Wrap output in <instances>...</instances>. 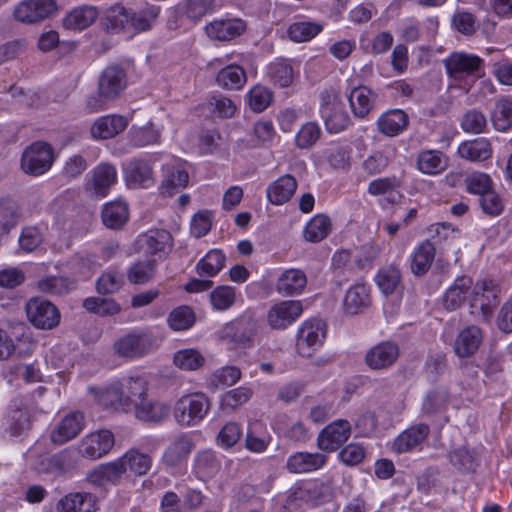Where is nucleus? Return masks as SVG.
Wrapping results in <instances>:
<instances>
[{
	"mask_svg": "<svg viewBox=\"0 0 512 512\" xmlns=\"http://www.w3.org/2000/svg\"><path fill=\"white\" fill-rule=\"evenodd\" d=\"M128 86V76L122 66H106L97 77L96 93L89 94L84 101V110L98 113L122 97Z\"/></svg>",
	"mask_w": 512,
	"mask_h": 512,
	"instance_id": "obj_1",
	"label": "nucleus"
},
{
	"mask_svg": "<svg viewBox=\"0 0 512 512\" xmlns=\"http://www.w3.org/2000/svg\"><path fill=\"white\" fill-rule=\"evenodd\" d=\"M147 382L142 377L123 379L119 387H111L100 393L98 401L104 406L136 407L147 397Z\"/></svg>",
	"mask_w": 512,
	"mask_h": 512,
	"instance_id": "obj_2",
	"label": "nucleus"
},
{
	"mask_svg": "<svg viewBox=\"0 0 512 512\" xmlns=\"http://www.w3.org/2000/svg\"><path fill=\"white\" fill-rule=\"evenodd\" d=\"M210 410V401L203 393H192L179 398L174 407L178 424L191 427L202 421Z\"/></svg>",
	"mask_w": 512,
	"mask_h": 512,
	"instance_id": "obj_3",
	"label": "nucleus"
},
{
	"mask_svg": "<svg viewBox=\"0 0 512 512\" xmlns=\"http://www.w3.org/2000/svg\"><path fill=\"white\" fill-rule=\"evenodd\" d=\"M499 286L492 280L477 282L469 301L470 313L477 318L488 320L499 304Z\"/></svg>",
	"mask_w": 512,
	"mask_h": 512,
	"instance_id": "obj_4",
	"label": "nucleus"
},
{
	"mask_svg": "<svg viewBox=\"0 0 512 512\" xmlns=\"http://www.w3.org/2000/svg\"><path fill=\"white\" fill-rule=\"evenodd\" d=\"M319 109L328 132L338 133L348 126L349 116L333 89H327L320 93Z\"/></svg>",
	"mask_w": 512,
	"mask_h": 512,
	"instance_id": "obj_5",
	"label": "nucleus"
},
{
	"mask_svg": "<svg viewBox=\"0 0 512 512\" xmlns=\"http://www.w3.org/2000/svg\"><path fill=\"white\" fill-rule=\"evenodd\" d=\"M173 249V238L165 229H150L138 236L135 250L144 255L165 259Z\"/></svg>",
	"mask_w": 512,
	"mask_h": 512,
	"instance_id": "obj_6",
	"label": "nucleus"
},
{
	"mask_svg": "<svg viewBox=\"0 0 512 512\" xmlns=\"http://www.w3.org/2000/svg\"><path fill=\"white\" fill-rule=\"evenodd\" d=\"M54 161V152L50 144L35 142L28 146L21 158V168L29 175L38 176L47 172Z\"/></svg>",
	"mask_w": 512,
	"mask_h": 512,
	"instance_id": "obj_7",
	"label": "nucleus"
},
{
	"mask_svg": "<svg viewBox=\"0 0 512 512\" xmlns=\"http://www.w3.org/2000/svg\"><path fill=\"white\" fill-rule=\"evenodd\" d=\"M28 320L38 329L51 330L60 323V312L49 300L35 297L26 303Z\"/></svg>",
	"mask_w": 512,
	"mask_h": 512,
	"instance_id": "obj_8",
	"label": "nucleus"
},
{
	"mask_svg": "<svg viewBox=\"0 0 512 512\" xmlns=\"http://www.w3.org/2000/svg\"><path fill=\"white\" fill-rule=\"evenodd\" d=\"M58 10L56 0H23L14 9L15 18L23 23H37Z\"/></svg>",
	"mask_w": 512,
	"mask_h": 512,
	"instance_id": "obj_9",
	"label": "nucleus"
},
{
	"mask_svg": "<svg viewBox=\"0 0 512 512\" xmlns=\"http://www.w3.org/2000/svg\"><path fill=\"white\" fill-rule=\"evenodd\" d=\"M325 336V324L321 320L306 321L297 335L296 347L299 355L310 357L322 346Z\"/></svg>",
	"mask_w": 512,
	"mask_h": 512,
	"instance_id": "obj_10",
	"label": "nucleus"
},
{
	"mask_svg": "<svg viewBox=\"0 0 512 512\" xmlns=\"http://www.w3.org/2000/svg\"><path fill=\"white\" fill-rule=\"evenodd\" d=\"M114 444V436L109 430H99L84 437L78 445L81 457L96 460L107 454Z\"/></svg>",
	"mask_w": 512,
	"mask_h": 512,
	"instance_id": "obj_11",
	"label": "nucleus"
},
{
	"mask_svg": "<svg viewBox=\"0 0 512 512\" xmlns=\"http://www.w3.org/2000/svg\"><path fill=\"white\" fill-rule=\"evenodd\" d=\"M350 434L349 421L339 419L321 430L317 438V446L322 451H336L348 440Z\"/></svg>",
	"mask_w": 512,
	"mask_h": 512,
	"instance_id": "obj_12",
	"label": "nucleus"
},
{
	"mask_svg": "<svg viewBox=\"0 0 512 512\" xmlns=\"http://www.w3.org/2000/svg\"><path fill=\"white\" fill-rule=\"evenodd\" d=\"M152 347V339L147 333H130L115 341L113 348L117 355L126 358L141 357Z\"/></svg>",
	"mask_w": 512,
	"mask_h": 512,
	"instance_id": "obj_13",
	"label": "nucleus"
},
{
	"mask_svg": "<svg viewBox=\"0 0 512 512\" xmlns=\"http://www.w3.org/2000/svg\"><path fill=\"white\" fill-rule=\"evenodd\" d=\"M300 301H281L272 306L267 315V321L273 329H284L292 324L302 313Z\"/></svg>",
	"mask_w": 512,
	"mask_h": 512,
	"instance_id": "obj_14",
	"label": "nucleus"
},
{
	"mask_svg": "<svg viewBox=\"0 0 512 512\" xmlns=\"http://www.w3.org/2000/svg\"><path fill=\"white\" fill-rule=\"evenodd\" d=\"M246 30V23L239 18L217 19L205 26L207 36L212 40L231 41Z\"/></svg>",
	"mask_w": 512,
	"mask_h": 512,
	"instance_id": "obj_15",
	"label": "nucleus"
},
{
	"mask_svg": "<svg viewBox=\"0 0 512 512\" xmlns=\"http://www.w3.org/2000/svg\"><path fill=\"white\" fill-rule=\"evenodd\" d=\"M398 355V346L393 342L385 341L367 351L365 363L373 370L385 369L396 361Z\"/></svg>",
	"mask_w": 512,
	"mask_h": 512,
	"instance_id": "obj_16",
	"label": "nucleus"
},
{
	"mask_svg": "<svg viewBox=\"0 0 512 512\" xmlns=\"http://www.w3.org/2000/svg\"><path fill=\"white\" fill-rule=\"evenodd\" d=\"M482 340V330L478 326H467L457 334L453 345L454 352L460 358L470 357L477 352Z\"/></svg>",
	"mask_w": 512,
	"mask_h": 512,
	"instance_id": "obj_17",
	"label": "nucleus"
},
{
	"mask_svg": "<svg viewBox=\"0 0 512 512\" xmlns=\"http://www.w3.org/2000/svg\"><path fill=\"white\" fill-rule=\"evenodd\" d=\"M84 415L77 411L66 415L51 433L53 443L61 445L75 438L83 429Z\"/></svg>",
	"mask_w": 512,
	"mask_h": 512,
	"instance_id": "obj_18",
	"label": "nucleus"
},
{
	"mask_svg": "<svg viewBox=\"0 0 512 512\" xmlns=\"http://www.w3.org/2000/svg\"><path fill=\"white\" fill-rule=\"evenodd\" d=\"M128 119L114 114L98 118L91 126L90 132L95 139H110L125 130Z\"/></svg>",
	"mask_w": 512,
	"mask_h": 512,
	"instance_id": "obj_19",
	"label": "nucleus"
},
{
	"mask_svg": "<svg viewBox=\"0 0 512 512\" xmlns=\"http://www.w3.org/2000/svg\"><path fill=\"white\" fill-rule=\"evenodd\" d=\"M371 305L370 289L364 283L352 285L345 294L343 309L347 315H356Z\"/></svg>",
	"mask_w": 512,
	"mask_h": 512,
	"instance_id": "obj_20",
	"label": "nucleus"
},
{
	"mask_svg": "<svg viewBox=\"0 0 512 512\" xmlns=\"http://www.w3.org/2000/svg\"><path fill=\"white\" fill-rule=\"evenodd\" d=\"M124 172L126 182L130 187H149L154 182L152 166L146 160H130L126 164Z\"/></svg>",
	"mask_w": 512,
	"mask_h": 512,
	"instance_id": "obj_21",
	"label": "nucleus"
},
{
	"mask_svg": "<svg viewBox=\"0 0 512 512\" xmlns=\"http://www.w3.org/2000/svg\"><path fill=\"white\" fill-rule=\"evenodd\" d=\"M57 512H96L95 497L86 492H72L56 504Z\"/></svg>",
	"mask_w": 512,
	"mask_h": 512,
	"instance_id": "obj_22",
	"label": "nucleus"
},
{
	"mask_svg": "<svg viewBox=\"0 0 512 512\" xmlns=\"http://www.w3.org/2000/svg\"><path fill=\"white\" fill-rule=\"evenodd\" d=\"M97 7L82 5L73 8L63 18V26L68 30H84L90 27L98 18Z\"/></svg>",
	"mask_w": 512,
	"mask_h": 512,
	"instance_id": "obj_23",
	"label": "nucleus"
},
{
	"mask_svg": "<svg viewBox=\"0 0 512 512\" xmlns=\"http://www.w3.org/2000/svg\"><path fill=\"white\" fill-rule=\"evenodd\" d=\"M257 329L256 321L251 317H242L227 324L224 328V337L232 342L246 345L252 340Z\"/></svg>",
	"mask_w": 512,
	"mask_h": 512,
	"instance_id": "obj_24",
	"label": "nucleus"
},
{
	"mask_svg": "<svg viewBox=\"0 0 512 512\" xmlns=\"http://www.w3.org/2000/svg\"><path fill=\"white\" fill-rule=\"evenodd\" d=\"M77 280L67 276H46L37 282L40 292L52 297H64L77 289Z\"/></svg>",
	"mask_w": 512,
	"mask_h": 512,
	"instance_id": "obj_25",
	"label": "nucleus"
},
{
	"mask_svg": "<svg viewBox=\"0 0 512 512\" xmlns=\"http://www.w3.org/2000/svg\"><path fill=\"white\" fill-rule=\"evenodd\" d=\"M194 443L187 434L178 435L167 446L162 456L163 463L174 467L184 461L193 449Z\"/></svg>",
	"mask_w": 512,
	"mask_h": 512,
	"instance_id": "obj_26",
	"label": "nucleus"
},
{
	"mask_svg": "<svg viewBox=\"0 0 512 512\" xmlns=\"http://www.w3.org/2000/svg\"><path fill=\"white\" fill-rule=\"evenodd\" d=\"M429 431V426L423 423L411 426L394 440L393 449L398 453L409 452L426 439Z\"/></svg>",
	"mask_w": 512,
	"mask_h": 512,
	"instance_id": "obj_27",
	"label": "nucleus"
},
{
	"mask_svg": "<svg viewBox=\"0 0 512 512\" xmlns=\"http://www.w3.org/2000/svg\"><path fill=\"white\" fill-rule=\"evenodd\" d=\"M134 409L137 419L150 423H161L170 414V407L167 404L147 397L136 404Z\"/></svg>",
	"mask_w": 512,
	"mask_h": 512,
	"instance_id": "obj_28",
	"label": "nucleus"
},
{
	"mask_svg": "<svg viewBox=\"0 0 512 512\" xmlns=\"http://www.w3.org/2000/svg\"><path fill=\"white\" fill-rule=\"evenodd\" d=\"M297 188L295 178L289 174L279 177L267 188V198L274 205H282L288 202Z\"/></svg>",
	"mask_w": 512,
	"mask_h": 512,
	"instance_id": "obj_29",
	"label": "nucleus"
},
{
	"mask_svg": "<svg viewBox=\"0 0 512 512\" xmlns=\"http://www.w3.org/2000/svg\"><path fill=\"white\" fill-rule=\"evenodd\" d=\"M327 457L321 453L297 452L287 460V469L292 473H304L321 468Z\"/></svg>",
	"mask_w": 512,
	"mask_h": 512,
	"instance_id": "obj_30",
	"label": "nucleus"
},
{
	"mask_svg": "<svg viewBox=\"0 0 512 512\" xmlns=\"http://www.w3.org/2000/svg\"><path fill=\"white\" fill-rule=\"evenodd\" d=\"M80 457L77 449L67 448L49 457L47 467L54 474H66L78 467Z\"/></svg>",
	"mask_w": 512,
	"mask_h": 512,
	"instance_id": "obj_31",
	"label": "nucleus"
},
{
	"mask_svg": "<svg viewBox=\"0 0 512 512\" xmlns=\"http://www.w3.org/2000/svg\"><path fill=\"white\" fill-rule=\"evenodd\" d=\"M164 178L161 184L163 194L174 195L180 188L186 187L189 181L188 172L181 164L163 166Z\"/></svg>",
	"mask_w": 512,
	"mask_h": 512,
	"instance_id": "obj_32",
	"label": "nucleus"
},
{
	"mask_svg": "<svg viewBox=\"0 0 512 512\" xmlns=\"http://www.w3.org/2000/svg\"><path fill=\"white\" fill-rule=\"evenodd\" d=\"M436 247L430 240L422 242L414 251L410 268L415 276L425 275L435 259Z\"/></svg>",
	"mask_w": 512,
	"mask_h": 512,
	"instance_id": "obj_33",
	"label": "nucleus"
},
{
	"mask_svg": "<svg viewBox=\"0 0 512 512\" xmlns=\"http://www.w3.org/2000/svg\"><path fill=\"white\" fill-rule=\"evenodd\" d=\"M472 286V279L468 276L458 277L443 296V305L446 310L458 309L466 299V294Z\"/></svg>",
	"mask_w": 512,
	"mask_h": 512,
	"instance_id": "obj_34",
	"label": "nucleus"
},
{
	"mask_svg": "<svg viewBox=\"0 0 512 512\" xmlns=\"http://www.w3.org/2000/svg\"><path fill=\"white\" fill-rule=\"evenodd\" d=\"M307 283L305 273L299 269H289L279 277L276 290L283 295H295L303 291Z\"/></svg>",
	"mask_w": 512,
	"mask_h": 512,
	"instance_id": "obj_35",
	"label": "nucleus"
},
{
	"mask_svg": "<svg viewBox=\"0 0 512 512\" xmlns=\"http://www.w3.org/2000/svg\"><path fill=\"white\" fill-rule=\"evenodd\" d=\"M459 155L469 161L487 160L492 153L491 144L486 138H477L460 144Z\"/></svg>",
	"mask_w": 512,
	"mask_h": 512,
	"instance_id": "obj_36",
	"label": "nucleus"
},
{
	"mask_svg": "<svg viewBox=\"0 0 512 512\" xmlns=\"http://www.w3.org/2000/svg\"><path fill=\"white\" fill-rule=\"evenodd\" d=\"M377 125L381 133L395 136L408 125V116L402 110H390L378 119Z\"/></svg>",
	"mask_w": 512,
	"mask_h": 512,
	"instance_id": "obj_37",
	"label": "nucleus"
},
{
	"mask_svg": "<svg viewBox=\"0 0 512 512\" xmlns=\"http://www.w3.org/2000/svg\"><path fill=\"white\" fill-rule=\"evenodd\" d=\"M128 206L123 201L106 204L102 210V221L110 229H120L128 220Z\"/></svg>",
	"mask_w": 512,
	"mask_h": 512,
	"instance_id": "obj_38",
	"label": "nucleus"
},
{
	"mask_svg": "<svg viewBox=\"0 0 512 512\" xmlns=\"http://www.w3.org/2000/svg\"><path fill=\"white\" fill-rule=\"evenodd\" d=\"M376 95L366 86L354 88L349 96V102L354 114L365 117L372 110Z\"/></svg>",
	"mask_w": 512,
	"mask_h": 512,
	"instance_id": "obj_39",
	"label": "nucleus"
},
{
	"mask_svg": "<svg viewBox=\"0 0 512 512\" xmlns=\"http://www.w3.org/2000/svg\"><path fill=\"white\" fill-rule=\"evenodd\" d=\"M157 265L156 258L135 262L127 271L128 281L136 285L150 282L156 274Z\"/></svg>",
	"mask_w": 512,
	"mask_h": 512,
	"instance_id": "obj_40",
	"label": "nucleus"
},
{
	"mask_svg": "<svg viewBox=\"0 0 512 512\" xmlns=\"http://www.w3.org/2000/svg\"><path fill=\"white\" fill-rule=\"evenodd\" d=\"M216 81L224 89L237 90L246 82V73L242 66H224L218 72Z\"/></svg>",
	"mask_w": 512,
	"mask_h": 512,
	"instance_id": "obj_41",
	"label": "nucleus"
},
{
	"mask_svg": "<svg viewBox=\"0 0 512 512\" xmlns=\"http://www.w3.org/2000/svg\"><path fill=\"white\" fill-rule=\"evenodd\" d=\"M323 30V25L317 22L299 21L290 24L287 34L296 43L306 42L317 36Z\"/></svg>",
	"mask_w": 512,
	"mask_h": 512,
	"instance_id": "obj_42",
	"label": "nucleus"
},
{
	"mask_svg": "<svg viewBox=\"0 0 512 512\" xmlns=\"http://www.w3.org/2000/svg\"><path fill=\"white\" fill-rule=\"evenodd\" d=\"M159 15V8L147 6L139 11L129 10V29L141 32L151 29Z\"/></svg>",
	"mask_w": 512,
	"mask_h": 512,
	"instance_id": "obj_43",
	"label": "nucleus"
},
{
	"mask_svg": "<svg viewBox=\"0 0 512 512\" xmlns=\"http://www.w3.org/2000/svg\"><path fill=\"white\" fill-rule=\"evenodd\" d=\"M491 121L498 131H506L512 126V100L501 98L491 111Z\"/></svg>",
	"mask_w": 512,
	"mask_h": 512,
	"instance_id": "obj_44",
	"label": "nucleus"
},
{
	"mask_svg": "<svg viewBox=\"0 0 512 512\" xmlns=\"http://www.w3.org/2000/svg\"><path fill=\"white\" fill-rule=\"evenodd\" d=\"M105 28L112 32L129 30V10L121 4H115L105 12Z\"/></svg>",
	"mask_w": 512,
	"mask_h": 512,
	"instance_id": "obj_45",
	"label": "nucleus"
},
{
	"mask_svg": "<svg viewBox=\"0 0 512 512\" xmlns=\"http://www.w3.org/2000/svg\"><path fill=\"white\" fill-rule=\"evenodd\" d=\"M126 470L129 469L137 476L145 475L151 468L152 458L136 449H130L121 457Z\"/></svg>",
	"mask_w": 512,
	"mask_h": 512,
	"instance_id": "obj_46",
	"label": "nucleus"
},
{
	"mask_svg": "<svg viewBox=\"0 0 512 512\" xmlns=\"http://www.w3.org/2000/svg\"><path fill=\"white\" fill-rule=\"evenodd\" d=\"M331 228L330 219L325 215H316L306 225L304 238L309 242H320L325 239Z\"/></svg>",
	"mask_w": 512,
	"mask_h": 512,
	"instance_id": "obj_47",
	"label": "nucleus"
},
{
	"mask_svg": "<svg viewBox=\"0 0 512 512\" xmlns=\"http://www.w3.org/2000/svg\"><path fill=\"white\" fill-rule=\"evenodd\" d=\"M117 172L110 164H101L95 168L93 183L96 194L104 196L107 190L116 182Z\"/></svg>",
	"mask_w": 512,
	"mask_h": 512,
	"instance_id": "obj_48",
	"label": "nucleus"
},
{
	"mask_svg": "<svg viewBox=\"0 0 512 512\" xmlns=\"http://www.w3.org/2000/svg\"><path fill=\"white\" fill-rule=\"evenodd\" d=\"M82 306L91 313L99 316H112L120 312V305L111 298L88 297Z\"/></svg>",
	"mask_w": 512,
	"mask_h": 512,
	"instance_id": "obj_49",
	"label": "nucleus"
},
{
	"mask_svg": "<svg viewBox=\"0 0 512 512\" xmlns=\"http://www.w3.org/2000/svg\"><path fill=\"white\" fill-rule=\"evenodd\" d=\"M225 263V255L222 251L214 249L209 251L197 264L196 269L200 276H215Z\"/></svg>",
	"mask_w": 512,
	"mask_h": 512,
	"instance_id": "obj_50",
	"label": "nucleus"
},
{
	"mask_svg": "<svg viewBox=\"0 0 512 512\" xmlns=\"http://www.w3.org/2000/svg\"><path fill=\"white\" fill-rule=\"evenodd\" d=\"M174 364L182 370L193 371L202 367L204 357L195 349H183L175 353L173 357Z\"/></svg>",
	"mask_w": 512,
	"mask_h": 512,
	"instance_id": "obj_51",
	"label": "nucleus"
},
{
	"mask_svg": "<svg viewBox=\"0 0 512 512\" xmlns=\"http://www.w3.org/2000/svg\"><path fill=\"white\" fill-rule=\"evenodd\" d=\"M401 274L397 267L388 266L379 270L376 275V283L385 294H392L400 283Z\"/></svg>",
	"mask_w": 512,
	"mask_h": 512,
	"instance_id": "obj_52",
	"label": "nucleus"
},
{
	"mask_svg": "<svg viewBox=\"0 0 512 512\" xmlns=\"http://www.w3.org/2000/svg\"><path fill=\"white\" fill-rule=\"evenodd\" d=\"M418 168L425 174H437L444 170L442 154L439 151L428 150L419 154Z\"/></svg>",
	"mask_w": 512,
	"mask_h": 512,
	"instance_id": "obj_53",
	"label": "nucleus"
},
{
	"mask_svg": "<svg viewBox=\"0 0 512 512\" xmlns=\"http://www.w3.org/2000/svg\"><path fill=\"white\" fill-rule=\"evenodd\" d=\"M207 108L211 113L216 114L222 119L233 117L237 110L236 104L223 95L211 96L208 99Z\"/></svg>",
	"mask_w": 512,
	"mask_h": 512,
	"instance_id": "obj_54",
	"label": "nucleus"
},
{
	"mask_svg": "<svg viewBox=\"0 0 512 512\" xmlns=\"http://www.w3.org/2000/svg\"><path fill=\"white\" fill-rule=\"evenodd\" d=\"M194 321V313L187 306H181L174 309L168 317V324L175 331H182L190 328Z\"/></svg>",
	"mask_w": 512,
	"mask_h": 512,
	"instance_id": "obj_55",
	"label": "nucleus"
},
{
	"mask_svg": "<svg viewBox=\"0 0 512 512\" xmlns=\"http://www.w3.org/2000/svg\"><path fill=\"white\" fill-rule=\"evenodd\" d=\"M30 426L29 413L26 409L18 408L11 411L7 417V430L12 436H20Z\"/></svg>",
	"mask_w": 512,
	"mask_h": 512,
	"instance_id": "obj_56",
	"label": "nucleus"
},
{
	"mask_svg": "<svg viewBox=\"0 0 512 512\" xmlns=\"http://www.w3.org/2000/svg\"><path fill=\"white\" fill-rule=\"evenodd\" d=\"M449 393L445 388H437L425 396L422 404V411L425 414H433L439 411L447 403Z\"/></svg>",
	"mask_w": 512,
	"mask_h": 512,
	"instance_id": "obj_57",
	"label": "nucleus"
},
{
	"mask_svg": "<svg viewBox=\"0 0 512 512\" xmlns=\"http://www.w3.org/2000/svg\"><path fill=\"white\" fill-rule=\"evenodd\" d=\"M123 285V278L120 274L107 271L103 273L96 282V290L100 294H113L120 290Z\"/></svg>",
	"mask_w": 512,
	"mask_h": 512,
	"instance_id": "obj_58",
	"label": "nucleus"
},
{
	"mask_svg": "<svg viewBox=\"0 0 512 512\" xmlns=\"http://www.w3.org/2000/svg\"><path fill=\"white\" fill-rule=\"evenodd\" d=\"M210 301L217 310L228 309L235 301V291L231 286H219L210 293Z\"/></svg>",
	"mask_w": 512,
	"mask_h": 512,
	"instance_id": "obj_59",
	"label": "nucleus"
},
{
	"mask_svg": "<svg viewBox=\"0 0 512 512\" xmlns=\"http://www.w3.org/2000/svg\"><path fill=\"white\" fill-rule=\"evenodd\" d=\"M160 132L152 124L146 127L134 129L131 133V142L137 147L158 143Z\"/></svg>",
	"mask_w": 512,
	"mask_h": 512,
	"instance_id": "obj_60",
	"label": "nucleus"
},
{
	"mask_svg": "<svg viewBox=\"0 0 512 512\" xmlns=\"http://www.w3.org/2000/svg\"><path fill=\"white\" fill-rule=\"evenodd\" d=\"M272 93L263 86H255L249 93V106L255 112L264 111L272 101Z\"/></svg>",
	"mask_w": 512,
	"mask_h": 512,
	"instance_id": "obj_61",
	"label": "nucleus"
},
{
	"mask_svg": "<svg viewBox=\"0 0 512 512\" xmlns=\"http://www.w3.org/2000/svg\"><path fill=\"white\" fill-rule=\"evenodd\" d=\"M183 10L186 16L194 21L200 20L212 9V0H183Z\"/></svg>",
	"mask_w": 512,
	"mask_h": 512,
	"instance_id": "obj_62",
	"label": "nucleus"
},
{
	"mask_svg": "<svg viewBox=\"0 0 512 512\" xmlns=\"http://www.w3.org/2000/svg\"><path fill=\"white\" fill-rule=\"evenodd\" d=\"M453 27L461 34L470 36L476 32V18L466 11L457 12L452 17Z\"/></svg>",
	"mask_w": 512,
	"mask_h": 512,
	"instance_id": "obj_63",
	"label": "nucleus"
},
{
	"mask_svg": "<svg viewBox=\"0 0 512 512\" xmlns=\"http://www.w3.org/2000/svg\"><path fill=\"white\" fill-rule=\"evenodd\" d=\"M487 125L486 117L477 110L468 111L462 119L461 127L466 132L481 133Z\"/></svg>",
	"mask_w": 512,
	"mask_h": 512,
	"instance_id": "obj_64",
	"label": "nucleus"
}]
</instances>
